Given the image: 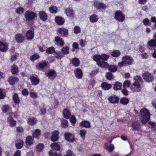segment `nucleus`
<instances>
[{
  "label": "nucleus",
  "mask_w": 156,
  "mask_h": 156,
  "mask_svg": "<svg viewBox=\"0 0 156 156\" xmlns=\"http://www.w3.org/2000/svg\"><path fill=\"white\" fill-rule=\"evenodd\" d=\"M115 147L114 145L112 144H111L107 150H108L109 152H112L114 149Z\"/></svg>",
  "instance_id": "obj_62"
},
{
  "label": "nucleus",
  "mask_w": 156,
  "mask_h": 156,
  "mask_svg": "<svg viewBox=\"0 0 156 156\" xmlns=\"http://www.w3.org/2000/svg\"><path fill=\"white\" fill-rule=\"evenodd\" d=\"M58 32L59 34H61L62 37H66L68 35V30L65 28H59L58 29Z\"/></svg>",
  "instance_id": "obj_11"
},
{
  "label": "nucleus",
  "mask_w": 156,
  "mask_h": 156,
  "mask_svg": "<svg viewBox=\"0 0 156 156\" xmlns=\"http://www.w3.org/2000/svg\"><path fill=\"white\" fill-rule=\"evenodd\" d=\"M24 11V9L22 7L19 8H17L16 10V13L19 14L22 13Z\"/></svg>",
  "instance_id": "obj_61"
},
{
  "label": "nucleus",
  "mask_w": 156,
  "mask_h": 156,
  "mask_svg": "<svg viewBox=\"0 0 156 156\" xmlns=\"http://www.w3.org/2000/svg\"><path fill=\"white\" fill-rule=\"evenodd\" d=\"M45 75L50 79L52 80L55 79L56 75V73L53 70H49L48 71L45 73Z\"/></svg>",
  "instance_id": "obj_8"
},
{
  "label": "nucleus",
  "mask_w": 156,
  "mask_h": 156,
  "mask_svg": "<svg viewBox=\"0 0 156 156\" xmlns=\"http://www.w3.org/2000/svg\"><path fill=\"white\" fill-rule=\"evenodd\" d=\"M59 131H55L52 133V135L51 136V140L53 141H55L57 140L58 139Z\"/></svg>",
  "instance_id": "obj_17"
},
{
  "label": "nucleus",
  "mask_w": 156,
  "mask_h": 156,
  "mask_svg": "<svg viewBox=\"0 0 156 156\" xmlns=\"http://www.w3.org/2000/svg\"><path fill=\"white\" fill-rule=\"evenodd\" d=\"M44 145L42 144H39L37 145L36 147V148L37 151H41L43 148Z\"/></svg>",
  "instance_id": "obj_58"
},
{
  "label": "nucleus",
  "mask_w": 156,
  "mask_h": 156,
  "mask_svg": "<svg viewBox=\"0 0 156 156\" xmlns=\"http://www.w3.org/2000/svg\"><path fill=\"white\" fill-rule=\"evenodd\" d=\"M101 87L103 90H107L110 89L111 88L112 85L110 84L105 82L102 83Z\"/></svg>",
  "instance_id": "obj_24"
},
{
  "label": "nucleus",
  "mask_w": 156,
  "mask_h": 156,
  "mask_svg": "<svg viewBox=\"0 0 156 156\" xmlns=\"http://www.w3.org/2000/svg\"><path fill=\"white\" fill-rule=\"evenodd\" d=\"M39 15L40 19L43 21H45L47 19V15L44 11L40 12Z\"/></svg>",
  "instance_id": "obj_27"
},
{
  "label": "nucleus",
  "mask_w": 156,
  "mask_h": 156,
  "mask_svg": "<svg viewBox=\"0 0 156 156\" xmlns=\"http://www.w3.org/2000/svg\"><path fill=\"white\" fill-rule=\"evenodd\" d=\"M122 60H123L125 64L127 65H130L133 62V58L129 55H125L122 58Z\"/></svg>",
  "instance_id": "obj_9"
},
{
  "label": "nucleus",
  "mask_w": 156,
  "mask_h": 156,
  "mask_svg": "<svg viewBox=\"0 0 156 156\" xmlns=\"http://www.w3.org/2000/svg\"><path fill=\"white\" fill-rule=\"evenodd\" d=\"M55 44L57 46L62 47L64 45V42L63 39L60 37L57 36L55 37Z\"/></svg>",
  "instance_id": "obj_13"
},
{
  "label": "nucleus",
  "mask_w": 156,
  "mask_h": 156,
  "mask_svg": "<svg viewBox=\"0 0 156 156\" xmlns=\"http://www.w3.org/2000/svg\"><path fill=\"white\" fill-rule=\"evenodd\" d=\"M46 53L48 54H52L55 53V48L53 47H51L48 48L46 50Z\"/></svg>",
  "instance_id": "obj_41"
},
{
  "label": "nucleus",
  "mask_w": 156,
  "mask_h": 156,
  "mask_svg": "<svg viewBox=\"0 0 156 156\" xmlns=\"http://www.w3.org/2000/svg\"><path fill=\"white\" fill-rule=\"evenodd\" d=\"M22 94L23 95L27 96L28 95L29 91L27 89H24L22 91Z\"/></svg>",
  "instance_id": "obj_63"
},
{
  "label": "nucleus",
  "mask_w": 156,
  "mask_h": 156,
  "mask_svg": "<svg viewBox=\"0 0 156 156\" xmlns=\"http://www.w3.org/2000/svg\"><path fill=\"white\" fill-rule=\"evenodd\" d=\"M115 18L119 22H123L125 20V17L121 11H118L115 13Z\"/></svg>",
  "instance_id": "obj_7"
},
{
  "label": "nucleus",
  "mask_w": 156,
  "mask_h": 156,
  "mask_svg": "<svg viewBox=\"0 0 156 156\" xmlns=\"http://www.w3.org/2000/svg\"><path fill=\"white\" fill-rule=\"evenodd\" d=\"M98 18L97 16L95 14L91 15L90 17V21L92 23L96 22Z\"/></svg>",
  "instance_id": "obj_38"
},
{
  "label": "nucleus",
  "mask_w": 156,
  "mask_h": 156,
  "mask_svg": "<svg viewBox=\"0 0 156 156\" xmlns=\"http://www.w3.org/2000/svg\"><path fill=\"white\" fill-rule=\"evenodd\" d=\"M11 70L13 74H15L18 72V69L17 66L13 64L11 67Z\"/></svg>",
  "instance_id": "obj_32"
},
{
  "label": "nucleus",
  "mask_w": 156,
  "mask_h": 156,
  "mask_svg": "<svg viewBox=\"0 0 156 156\" xmlns=\"http://www.w3.org/2000/svg\"><path fill=\"white\" fill-rule=\"evenodd\" d=\"M30 80L32 85H36L38 84L40 80L38 76L36 75H32L30 77Z\"/></svg>",
  "instance_id": "obj_12"
},
{
  "label": "nucleus",
  "mask_w": 156,
  "mask_h": 156,
  "mask_svg": "<svg viewBox=\"0 0 156 156\" xmlns=\"http://www.w3.org/2000/svg\"><path fill=\"white\" fill-rule=\"evenodd\" d=\"M80 126L84 127L89 128L91 126L90 123L88 121H83L80 123Z\"/></svg>",
  "instance_id": "obj_33"
},
{
  "label": "nucleus",
  "mask_w": 156,
  "mask_h": 156,
  "mask_svg": "<svg viewBox=\"0 0 156 156\" xmlns=\"http://www.w3.org/2000/svg\"><path fill=\"white\" fill-rule=\"evenodd\" d=\"M8 49V44L0 41V51L3 52H5Z\"/></svg>",
  "instance_id": "obj_15"
},
{
  "label": "nucleus",
  "mask_w": 156,
  "mask_h": 156,
  "mask_svg": "<svg viewBox=\"0 0 156 156\" xmlns=\"http://www.w3.org/2000/svg\"><path fill=\"white\" fill-rule=\"evenodd\" d=\"M134 79L135 81L133 83V86L131 87L132 90L133 92H139L141 89L139 83V82L141 81V77L140 76H137L134 78Z\"/></svg>",
  "instance_id": "obj_2"
},
{
  "label": "nucleus",
  "mask_w": 156,
  "mask_h": 156,
  "mask_svg": "<svg viewBox=\"0 0 156 156\" xmlns=\"http://www.w3.org/2000/svg\"><path fill=\"white\" fill-rule=\"evenodd\" d=\"M93 59L98 62L100 61H101V57L100 55H94L93 58Z\"/></svg>",
  "instance_id": "obj_54"
},
{
  "label": "nucleus",
  "mask_w": 156,
  "mask_h": 156,
  "mask_svg": "<svg viewBox=\"0 0 156 156\" xmlns=\"http://www.w3.org/2000/svg\"><path fill=\"white\" fill-rule=\"evenodd\" d=\"M100 57L101 58V59L106 60L108 58L109 56L105 54H103L101 55Z\"/></svg>",
  "instance_id": "obj_57"
},
{
  "label": "nucleus",
  "mask_w": 156,
  "mask_h": 156,
  "mask_svg": "<svg viewBox=\"0 0 156 156\" xmlns=\"http://www.w3.org/2000/svg\"><path fill=\"white\" fill-rule=\"evenodd\" d=\"M97 64L100 67L103 68H106L108 67V63L102 60H101L98 62H97Z\"/></svg>",
  "instance_id": "obj_29"
},
{
  "label": "nucleus",
  "mask_w": 156,
  "mask_h": 156,
  "mask_svg": "<svg viewBox=\"0 0 156 156\" xmlns=\"http://www.w3.org/2000/svg\"><path fill=\"white\" fill-rule=\"evenodd\" d=\"M108 100L112 103H116L119 101V98L117 97L110 96L109 97Z\"/></svg>",
  "instance_id": "obj_25"
},
{
  "label": "nucleus",
  "mask_w": 156,
  "mask_h": 156,
  "mask_svg": "<svg viewBox=\"0 0 156 156\" xmlns=\"http://www.w3.org/2000/svg\"><path fill=\"white\" fill-rule=\"evenodd\" d=\"M72 47L73 49L72 50V51H74V50L77 49L79 48V44L77 43L74 42L72 44Z\"/></svg>",
  "instance_id": "obj_56"
},
{
  "label": "nucleus",
  "mask_w": 156,
  "mask_h": 156,
  "mask_svg": "<svg viewBox=\"0 0 156 156\" xmlns=\"http://www.w3.org/2000/svg\"><path fill=\"white\" fill-rule=\"evenodd\" d=\"M61 51L63 55L68 54L69 52V48L67 46L64 47L62 49Z\"/></svg>",
  "instance_id": "obj_39"
},
{
  "label": "nucleus",
  "mask_w": 156,
  "mask_h": 156,
  "mask_svg": "<svg viewBox=\"0 0 156 156\" xmlns=\"http://www.w3.org/2000/svg\"><path fill=\"white\" fill-rule=\"evenodd\" d=\"M9 108V106L7 105H5L2 106V109L3 112L5 113L7 112Z\"/></svg>",
  "instance_id": "obj_50"
},
{
  "label": "nucleus",
  "mask_w": 156,
  "mask_h": 156,
  "mask_svg": "<svg viewBox=\"0 0 156 156\" xmlns=\"http://www.w3.org/2000/svg\"><path fill=\"white\" fill-rule=\"evenodd\" d=\"M55 20L56 22L59 25L63 24L65 22V20L61 17L56 16L55 17Z\"/></svg>",
  "instance_id": "obj_22"
},
{
  "label": "nucleus",
  "mask_w": 156,
  "mask_h": 156,
  "mask_svg": "<svg viewBox=\"0 0 156 156\" xmlns=\"http://www.w3.org/2000/svg\"><path fill=\"white\" fill-rule=\"evenodd\" d=\"M140 114L141 115V121L143 124H145L148 122L150 118V113L146 108H142L140 111Z\"/></svg>",
  "instance_id": "obj_1"
},
{
  "label": "nucleus",
  "mask_w": 156,
  "mask_h": 156,
  "mask_svg": "<svg viewBox=\"0 0 156 156\" xmlns=\"http://www.w3.org/2000/svg\"><path fill=\"white\" fill-rule=\"evenodd\" d=\"M132 126L133 128V130L139 131L140 129V122H133L132 124Z\"/></svg>",
  "instance_id": "obj_18"
},
{
  "label": "nucleus",
  "mask_w": 156,
  "mask_h": 156,
  "mask_svg": "<svg viewBox=\"0 0 156 156\" xmlns=\"http://www.w3.org/2000/svg\"><path fill=\"white\" fill-rule=\"evenodd\" d=\"M26 37L28 40H32L34 37V31L31 30H29L26 33Z\"/></svg>",
  "instance_id": "obj_20"
},
{
  "label": "nucleus",
  "mask_w": 156,
  "mask_h": 156,
  "mask_svg": "<svg viewBox=\"0 0 156 156\" xmlns=\"http://www.w3.org/2000/svg\"><path fill=\"white\" fill-rule=\"evenodd\" d=\"M37 16L36 13L29 10L26 11L24 14L26 20L28 21H33L36 17Z\"/></svg>",
  "instance_id": "obj_4"
},
{
  "label": "nucleus",
  "mask_w": 156,
  "mask_h": 156,
  "mask_svg": "<svg viewBox=\"0 0 156 156\" xmlns=\"http://www.w3.org/2000/svg\"><path fill=\"white\" fill-rule=\"evenodd\" d=\"M63 116L66 119H69L71 113L67 109H64L63 111Z\"/></svg>",
  "instance_id": "obj_31"
},
{
  "label": "nucleus",
  "mask_w": 156,
  "mask_h": 156,
  "mask_svg": "<svg viewBox=\"0 0 156 156\" xmlns=\"http://www.w3.org/2000/svg\"><path fill=\"white\" fill-rule=\"evenodd\" d=\"M37 121V120L35 118H30L27 120L28 123L31 125L35 124Z\"/></svg>",
  "instance_id": "obj_40"
},
{
  "label": "nucleus",
  "mask_w": 156,
  "mask_h": 156,
  "mask_svg": "<svg viewBox=\"0 0 156 156\" xmlns=\"http://www.w3.org/2000/svg\"><path fill=\"white\" fill-rule=\"evenodd\" d=\"M121 54V52L119 50H114L112 52L111 55L113 57H117Z\"/></svg>",
  "instance_id": "obj_36"
},
{
  "label": "nucleus",
  "mask_w": 156,
  "mask_h": 156,
  "mask_svg": "<svg viewBox=\"0 0 156 156\" xmlns=\"http://www.w3.org/2000/svg\"><path fill=\"white\" fill-rule=\"evenodd\" d=\"M130 84V82L129 80H126L125 81L123 84V87L124 88L129 87Z\"/></svg>",
  "instance_id": "obj_52"
},
{
  "label": "nucleus",
  "mask_w": 156,
  "mask_h": 156,
  "mask_svg": "<svg viewBox=\"0 0 156 156\" xmlns=\"http://www.w3.org/2000/svg\"><path fill=\"white\" fill-rule=\"evenodd\" d=\"M64 136L66 139L68 141L73 142L74 140L73 136L69 133H66L64 135Z\"/></svg>",
  "instance_id": "obj_19"
},
{
  "label": "nucleus",
  "mask_w": 156,
  "mask_h": 156,
  "mask_svg": "<svg viewBox=\"0 0 156 156\" xmlns=\"http://www.w3.org/2000/svg\"><path fill=\"white\" fill-rule=\"evenodd\" d=\"M23 141L21 140L19 142L17 143L16 144V146L17 148L18 149H20L22 147L23 145Z\"/></svg>",
  "instance_id": "obj_53"
},
{
  "label": "nucleus",
  "mask_w": 156,
  "mask_h": 156,
  "mask_svg": "<svg viewBox=\"0 0 156 156\" xmlns=\"http://www.w3.org/2000/svg\"><path fill=\"white\" fill-rule=\"evenodd\" d=\"M117 69V66H110L108 67L109 70L112 72H115Z\"/></svg>",
  "instance_id": "obj_45"
},
{
  "label": "nucleus",
  "mask_w": 156,
  "mask_h": 156,
  "mask_svg": "<svg viewBox=\"0 0 156 156\" xmlns=\"http://www.w3.org/2000/svg\"><path fill=\"white\" fill-rule=\"evenodd\" d=\"M33 137L30 136H28L26 138V143L27 145H31L33 143Z\"/></svg>",
  "instance_id": "obj_26"
},
{
  "label": "nucleus",
  "mask_w": 156,
  "mask_h": 156,
  "mask_svg": "<svg viewBox=\"0 0 156 156\" xmlns=\"http://www.w3.org/2000/svg\"><path fill=\"white\" fill-rule=\"evenodd\" d=\"M57 9L56 6H51L50 7L49 10L50 12L52 13H55L57 12Z\"/></svg>",
  "instance_id": "obj_48"
},
{
  "label": "nucleus",
  "mask_w": 156,
  "mask_h": 156,
  "mask_svg": "<svg viewBox=\"0 0 156 156\" xmlns=\"http://www.w3.org/2000/svg\"><path fill=\"white\" fill-rule=\"evenodd\" d=\"M148 45L151 47H156V40L151 39L148 41Z\"/></svg>",
  "instance_id": "obj_43"
},
{
  "label": "nucleus",
  "mask_w": 156,
  "mask_h": 156,
  "mask_svg": "<svg viewBox=\"0 0 156 156\" xmlns=\"http://www.w3.org/2000/svg\"><path fill=\"white\" fill-rule=\"evenodd\" d=\"M71 62L73 66L76 67L79 65L80 61L78 58H74L71 60Z\"/></svg>",
  "instance_id": "obj_30"
},
{
  "label": "nucleus",
  "mask_w": 156,
  "mask_h": 156,
  "mask_svg": "<svg viewBox=\"0 0 156 156\" xmlns=\"http://www.w3.org/2000/svg\"><path fill=\"white\" fill-rule=\"evenodd\" d=\"M18 79L16 77L12 76L8 79V81L12 85L14 84L16 81H18Z\"/></svg>",
  "instance_id": "obj_28"
},
{
  "label": "nucleus",
  "mask_w": 156,
  "mask_h": 156,
  "mask_svg": "<svg viewBox=\"0 0 156 156\" xmlns=\"http://www.w3.org/2000/svg\"><path fill=\"white\" fill-rule=\"evenodd\" d=\"M70 121L72 123L75 124L76 122V119L75 116L73 115H72L70 118Z\"/></svg>",
  "instance_id": "obj_60"
},
{
  "label": "nucleus",
  "mask_w": 156,
  "mask_h": 156,
  "mask_svg": "<svg viewBox=\"0 0 156 156\" xmlns=\"http://www.w3.org/2000/svg\"><path fill=\"white\" fill-rule=\"evenodd\" d=\"M74 73L77 78L79 79L82 78L83 73L81 70L79 68L76 69L74 70Z\"/></svg>",
  "instance_id": "obj_16"
},
{
  "label": "nucleus",
  "mask_w": 156,
  "mask_h": 156,
  "mask_svg": "<svg viewBox=\"0 0 156 156\" xmlns=\"http://www.w3.org/2000/svg\"><path fill=\"white\" fill-rule=\"evenodd\" d=\"M7 122L10 126H14L16 124V121L11 116L9 117L7 119Z\"/></svg>",
  "instance_id": "obj_23"
},
{
  "label": "nucleus",
  "mask_w": 156,
  "mask_h": 156,
  "mask_svg": "<svg viewBox=\"0 0 156 156\" xmlns=\"http://www.w3.org/2000/svg\"><path fill=\"white\" fill-rule=\"evenodd\" d=\"M55 56L58 59H61L63 57L62 53L60 51H56L54 53Z\"/></svg>",
  "instance_id": "obj_34"
},
{
  "label": "nucleus",
  "mask_w": 156,
  "mask_h": 156,
  "mask_svg": "<svg viewBox=\"0 0 156 156\" xmlns=\"http://www.w3.org/2000/svg\"><path fill=\"white\" fill-rule=\"evenodd\" d=\"M94 6L100 11H101L105 10L106 8V6L104 3L98 1H95Z\"/></svg>",
  "instance_id": "obj_6"
},
{
  "label": "nucleus",
  "mask_w": 156,
  "mask_h": 156,
  "mask_svg": "<svg viewBox=\"0 0 156 156\" xmlns=\"http://www.w3.org/2000/svg\"><path fill=\"white\" fill-rule=\"evenodd\" d=\"M142 76L144 79L148 82H152L154 80V77L152 74L147 72H145L143 73Z\"/></svg>",
  "instance_id": "obj_5"
},
{
  "label": "nucleus",
  "mask_w": 156,
  "mask_h": 156,
  "mask_svg": "<svg viewBox=\"0 0 156 156\" xmlns=\"http://www.w3.org/2000/svg\"><path fill=\"white\" fill-rule=\"evenodd\" d=\"M148 123L151 126V127L152 129H156V123L153 121H150Z\"/></svg>",
  "instance_id": "obj_55"
},
{
  "label": "nucleus",
  "mask_w": 156,
  "mask_h": 156,
  "mask_svg": "<svg viewBox=\"0 0 156 156\" xmlns=\"http://www.w3.org/2000/svg\"><path fill=\"white\" fill-rule=\"evenodd\" d=\"M122 86V83L119 82H116L114 84L113 88L115 90H119L121 89Z\"/></svg>",
  "instance_id": "obj_35"
},
{
  "label": "nucleus",
  "mask_w": 156,
  "mask_h": 156,
  "mask_svg": "<svg viewBox=\"0 0 156 156\" xmlns=\"http://www.w3.org/2000/svg\"><path fill=\"white\" fill-rule=\"evenodd\" d=\"M51 147L53 149L49 151V156H62L61 153L57 154L56 151V150H59L60 149L59 144L56 143H53L51 144Z\"/></svg>",
  "instance_id": "obj_3"
},
{
  "label": "nucleus",
  "mask_w": 156,
  "mask_h": 156,
  "mask_svg": "<svg viewBox=\"0 0 156 156\" xmlns=\"http://www.w3.org/2000/svg\"><path fill=\"white\" fill-rule=\"evenodd\" d=\"M13 99L14 102L16 104H19L20 102V100L18 94L16 93H14L13 96Z\"/></svg>",
  "instance_id": "obj_37"
},
{
  "label": "nucleus",
  "mask_w": 156,
  "mask_h": 156,
  "mask_svg": "<svg viewBox=\"0 0 156 156\" xmlns=\"http://www.w3.org/2000/svg\"><path fill=\"white\" fill-rule=\"evenodd\" d=\"M41 131L39 129H36L33 133L32 135L34 137L37 138L40 134Z\"/></svg>",
  "instance_id": "obj_46"
},
{
  "label": "nucleus",
  "mask_w": 156,
  "mask_h": 156,
  "mask_svg": "<svg viewBox=\"0 0 156 156\" xmlns=\"http://www.w3.org/2000/svg\"><path fill=\"white\" fill-rule=\"evenodd\" d=\"M87 133V131L85 129L81 130L80 132V135L83 140L85 139V136Z\"/></svg>",
  "instance_id": "obj_42"
},
{
  "label": "nucleus",
  "mask_w": 156,
  "mask_h": 156,
  "mask_svg": "<svg viewBox=\"0 0 156 156\" xmlns=\"http://www.w3.org/2000/svg\"><path fill=\"white\" fill-rule=\"evenodd\" d=\"M74 33L76 34L79 33L80 32V28L78 26L75 27L73 29Z\"/></svg>",
  "instance_id": "obj_59"
},
{
  "label": "nucleus",
  "mask_w": 156,
  "mask_h": 156,
  "mask_svg": "<svg viewBox=\"0 0 156 156\" xmlns=\"http://www.w3.org/2000/svg\"><path fill=\"white\" fill-rule=\"evenodd\" d=\"M129 99L126 98H123L120 100V102L124 105H127L129 102Z\"/></svg>",
  "instance_id": "obj_44"
},
{
  "label": "nucleus",
  "mask_w": 156,
  "mask_h": 156,
  "mask_svg": "<svg viewBox=\"0 0 156 156\" xmlns=\"http://www.w3.org/2000/svg\"><path fill=\"white\" fill-rule=\"evenodd\" d=\"M66 13L67 16L70 18H73L74 12L72 9L68 8L66 10Z\"/></svg>",
  "instance_id": "obj_21"
},
{
  "label": "nucleus",
  "mask_w": 156,
  "mask_h": 156,
  "mask_svg": "<svg viewBox=\"0 0 156 156\" xmlns=\"http://www.w3.org/2000/svg\"><path fill=\"white\" fill-rule=\"evenodd\" d=\"M40 57V56L38 54H34L31 56L30 59L34 62V60L38 59Z\"/></svg>",
  "instance_id": "obj_51"
},
{
  "label": "nucleus",
  "mask_w": 156,
  "mask_h": 156,
  "mask_svg": "<svg viewBox=\"0 0 156 156\" xmlns=\"http://www.w3.org/2000/svg\"><path fill=\"white\" fill-rule=\"evenodd\" d=\"M48 62L45 60L40 62L36 65V68L39 69L43 70L44 68L47 66Z\"/></svg>",
  "instance_id": "obj_10"
},
{
  "label": "nucleus",
  "mask_w": 156,
  "mask_h": 156,
  "mask_svg": "<svg viewBox=\"0 0 156 156\" xmlns=\"http://www.w3.org/2000/svg\"><path fill=\"white\" fill-rule=\"evenodd\" d=\"M15 38L17 42L21 43L23 41L24 37L22 34H18L16 35Z\"/></svg>",
  "instance_id": "obj_14"
},
{
  "label": "nucleus",
  "mask_w": 156,
  "mask_h": 156,
  "mask_svg": "<svg viewBox=\"0 0 156 156\" xmlns=\"http://www.w3.org/2000/svg\"><path fill=\"white\" fill-rule=\"evenodd\" d=\"M106 77L108 80H111L113 78V75L112 73L108 72L106 74Z\"/></svg>",
  "instance_id": "obj_49"
},
{
  "label": "nucleus",
  "mask_w": 156,
  "mask_h": 156,
  "mask_svg": "<svg viewBox=\"0 0 156 156\" xmlns=\"http://www.w3.org/2000/svg\"><path fill=\"white\" fill-rule=\"evenodd\" d=\"M62 126L63 127L66 128L68 126V121L66 119H62L61 122Z\"/></svg>",
  "instance_id": "obj_47"
},
{
  "label": "nucleus",
  "mask_w": 156,
  "mask_h": 156,
  "mask_svg": "<svg viewBox=\"0 0 156 156\" xmlns=\"http://www.w3.org/2000/svg\"><path fill=\"white\" fill-rule=\"evenodd\" d=\"M67 156H75L74 154L70 150H68L66 152Z\"/></svg>",
  "instance_id": "obj_64"
}]
</instances>
